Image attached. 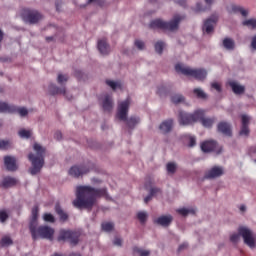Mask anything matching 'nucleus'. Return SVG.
I'll return each mask as SVG.
<instances>
[{
    "label": "nucleus",
    "instance_id": "ddd939ff",
    "mask_svg": "<svg viewBox=\"0 0 256 256\" xmlns=\"http://www.w3.org/2000/svg\"><path fill=\"white\" fill-rule=\"evenodd\" d=\"M91 171V168L87 165H75L69 169V175L74 177L75 179H79V177H83V175H87Z\"/></svg>",
    "mask_w": 256,
    "mask_h": 256
},
{
    "label": "nucleus",
    "instance_id": "1a4fd4ad",
    "mask_svg": "<svg viewBox=\"0 0 256 256\" xmlns=\"http://www.w3.org/2000/svg\"><path fill=\"white\" fill-rule=\"evenodd\" d=\"M22 18L26 23H29L30 25H35L37 24V22L43 19V15L37 10L24 8L22 10Z\"/></svg>",
    "mask_w": 256,
    "mask_h": 256
},
{
    "label": "nucleus",
    "instance_id": "f8f14e48",
    "mask_svg": "<svg viewBox=\"0 0 256 256\" xmlns=\"http://www.w3.org/2000/svg\"><path fill=\"white\" fill-rule=\"evenodd\" d=\"M201 150L203 151V153H221V151H223V149L221 147H219V144H217V141L214 140H207L201 143Z\"/></svg>",
    "mask_w": 256,
    "mask_h": 256
},
{
    "label": "nucleus",
    "instance_id": "b1692460",
    "mask_svg": "<svg viewBox=\"0 0 256 256\" xmlns=\"http://www.w3.org/2000/svg\"><path fill=\"white\" fill-rule=\"evenodd\" d=\"M102 108L108 113H111V111H113V98L110 95L105 96L102 103Z\"/></svg>",
    "mask_w": 256,
    "mask_h": 256
},
{
    "label": "nucleus",
    "instance_id": "13d9d810",
    "mask_svg": "<svg viewBox=\"0 0 256 256\" xmlns=\"http://www.w3.org/2000/svg\"><path fill=\"white\" fill-rule=\"evenodd\" d=\"M176 3L180 5V7H187V0H177Z\"/></svg>",
    "mask_w": 256,
    "mask_h": 256
},
{
    "label": "nucleus",
    "instance_id": "dca6fc26",
    "mask_svg": "<svg viewBox=\"0 0 256 256\" xmlns=\"http://www.w3.org/2000/svg\"><path fill=\"white\" fill-rule=\"evenodd\" d=\"M4 165L7 171L15 172L17 171V158L13 156H5L4 157Z\"/></svg>",
    "mask_w": 256,
    "mask_h": 256
},
{
    "label": "nucleus",
    "instance_id": "864d4df0",
    "mask_svg": "<svg viewBox=\"0 0 256 256\" xmlns=\"http://www.w3.org/2000/svg\"><path fill=\"white\" fill-rule=\"evenodd\" d=\"M242 126L249 127V116L242 115Z\"/></svg>",
    "mask_w": 256,
    "mask_h": 256
},
{
    "label": "nucleus",
    "instance_id": "aec40b11",
    "mask_svg": "<svg viewBox=\"0 0 256 256\" xmlns=\"http://www.w3.org/2000/svg\"><path fill=\"white\" fill-rule=\"evenodd\" d=\"M218 131L219 133L226 135V137H231V135H233L231 131V124L227 122H220L218 124Z\"/></svg>",
    "mask_w": 256,
    "mask_h": 256
},
{
    "label": "nucleus",
    "instance_id": "7ed1b4c3",
    "mask_svg": "<svg viewBox=\"0 0 256 256\" xmlns=\"http://www.w3.org/2000/svg\"><path fill=\"white\" fill-rule=\"evenodd\" d=\"M33 149L36 152V155L33 153L28 155V159L32 165L29 168V173L30 175H38V173H41L43 165H45V153H47V149L39 143H35Z\"/></svg>",
    "mask_w": 256,
    "mask_h": 256
},
{
    "label": "nucleus",
    "instance_id": "412c9836",
    "mask_svg": "<svg viewBox=\"0 0 256 256\" xmlns=\"http://www.w3.org/2000/svg\"><path fill=\"white\" fill-rule=\"evenodd\" d=\"M54 209H55V213L58 214L59 219L62 223L69 221V214H67V212L63 210V208L61 207V204L56 203Z\"/></svg>",
    "mask_w": 256,
    "mask_h": 256
},
{
    "label": "nucleus",
    "instance_id": "c85d7f7f",
    "mask_svg": "<svg viewBox=\"0 0 256 256\" xmlns=\"http://www.w3.org/2000/svg\"><path fill=\"white\" fill-rule=\"evenodd\" d=\"M56 81H57L58 85H60L62 87H63V85H65V87H67V81H69V75L59 73Z\"/></svg>",
    "mask_w": 256,
    "mask_h": 256
},
{
    "label": "nucleus",
    "instance_id": "ea45409f",
    "mask_svg": "<svg viewBox=\"0 0 256 256\" xmlns=\"http://www.w3.org/2000/svg\"><path fill=\"white\" fill-rule=\"evenodd\" d=\"M171 101L172 103H183V101H185V97H183V95L180 94H175L171 97Z\"/></svg>",
    "mask_w": 256,
    "mask_h": 256
},
{
    "label": "nucleus",
    "instance_id": "a18cd8bd",
    "mask_svg": "<svg viewBox=\"0 0 256 256\" xmlns=\"http://www.w3.org/2000/svg\"><path fill=\"white\" fill-rule=\"evenodd\" d=\"M19 135L22 139H29L31 137V131L22 129L19 131Z\"/></svg>",
    "mask_w": 256,
    "mask_h": 256
},
{
    "label": "nucleus",
    "instance_id": "7c9ffc66",
    "mask_svg": "<svg viewBox=\"0 0 256 256\" xmlns=\"http://www.w3.org/2000/svg\"><path fill=\"white\" fill-rule=\"evenodd\" d=\"M13 148V143L9 140L0 139V150L7 151Z\"/></svg>",
    "mask_w": 256,
    "mask_h": 256
},
{
    "label": "nucleus",
    "instance_id": "72a5a7b5",
    "mask_svg": "<svg viewBox=\"0 0 256 256\" xmlns=\"http://www.w3.org/2000/svg\"><path fill=\"white\" fill-rule=\"evenodd\" d=\"M1 247H9V245H13V240L9 236L2 237L0 241Z\"/></svg>",
    "mask_w": 256,
    "mask_h": 256
},
{
    "label": "nucleus",
    "instance_id": "69168bd1",
    "mask_svg": "<svg viewBox=\"0 0 256 256\" xmlns=\"http://www.w3.org/2000/svg\"><path fill=\"white\" fill-rule=\"evenodd\" d=\"M196 10L197 11H205V9L201 8V4L200 3L197 4Z\"/></svg>",
    "mask_w": 256,
    "mask_h": 256
},
{
    "label": "nucleus",
    "instance_id": "9d476101",
    "mask_svg": "<svg viewBox=\"0 0 256 256\" xmlns=\"http://www.w3.org/2000/svg\"><path fill=\"white\" fill-rule=\"evenodd\" d=\"M39 206L35 205L32 208V218L30 220V224H29V229H30V233L32 235V239L34 241H37V227H39Z\"/></svg>",
    "mask_w": 256,
    "mask_h": 256
},
{
    "label": "nucleus",
    "instance_id": "4be33fe9",
    "mask_svg": "<svg viewBox=\"0 0 256 256\" xmlns=\"http://www.w3.org/2000/svg\"><path fill=\"white\" fill-rule=\"evenodd\" d=\"M98 51L101 55H109L111 53V47L107 43V40H99L98 41Z\"/></svg>",
    "mask_w": 256,
    "mask_h": 256
},
{
    "label": "nucleus",
    "instance_id": "a19ab883",
    "mask_svg": "<svg viewBox=\"0 0 256 256\" xmlns=\"http://www.w3.org/2000/svg\"><path fill=\"white\" fill-rule=\"evenodd\" d=\"M242 25L245 27H251L252 29H256V19H249L242 22Z\"/></svg>",
    "mask_w": 256,
    "mask_h": 256
},
{
    "label": "nucleus",
    "instance_id": "cd10ccee",
    "mask_svg": "<svg viewBox=\"0 0 256 256\" xmlns=\"http://www.w3.org/2000/svg\"><path fill=\"white\" fill-rule=\"evenodd\" d=\"M230 13H240V15H242V17H247V15H249V12L247 10H245L243 7L237 6V5L231 6Z\"/></svg>",
    "mask_w": 256,
    "mask_h": 256
},
{
    "label": "nucleus",
    "instance_id": "39448f33",
    "mask_svg": "<svg viewBox=\"0 0 256 256\" xmlns=\"http://www.w3.org/2000/svg\"><path fill=\"white\" fill-rule=\"evenodd\" d=\"M129 105H131V100H129V98L120 102L118 104L116 117H118L120 121H126L127 127H129V129H135V125L139 124V118L132 116L127 120V113H129Z\"/></svg>",
    "mask_w": 256,
    "mask_h": 256
},
{
    "label": "nucleus",
    "instance_id": "c03bdc74",
    "mask_svg": "<svg viewBox=\"0 0 256 256\" xmlns=\"http://www.w3.org/2000/svg\"><path fill=\"white\" fill-rule=\"evenodd\" d=\"M176 211H177V213H179V215H182V217H187L188 213H195L194 210H189L186 208H180Z\"/></svg>",
    "mask_w": 256,
    "mask_h": 256
},
{
    "label": "nucleus",
    "instance_id": "f704fd0d",
    "mask_svg": "<svg viewBox=\"0 0 256 256\" xmlns=\"http://www.w3.org/2000/svg\"><path fill=\"white\" fill-rule=\"evenodd\" d=\"M193 93L198 99H207V94L201 88H195Z\"/></svg>",
    "mask_w": 256,
    "mask_h": 256
},
{
    "label": "nucleus",
    "instance_id": "4468645a",
    "mask_svg": "<svg viewBox=\"0 0 256 256\" xmlns=\"http://www.w3.org/2000/svg\"><path fill=\"white\" fill-rule=\"evenodd\" d=\"M53 235H55V229L49 226H40L36 231V239H48L49 241H53Z\"/></svg>",
    "mask_w": 256,
    "mask_h": 256
},
{
    "label": "nucleus",
    "instance_id": "f3484780",
    "mask_svg": "<svg viewBox=\"0 0 256 256\" xmlns=\"http://www.w3.org/2000/svg\"><path fill=\"white\" fill-rule=\"evenodd\" d=\"M216 23H217V16H212L211 18H208L204 22L203 31H205V33H207L208 35L210 33H213Z\"/></svg>",
    "mask_w": 256,
    "mask_h": 256
},
{
    "label": "nucleus",
    "instance_id": "49530a36",
    "mask_svg": "<svg viewBox=\"0 0 256 256\" xmlns=\"http://www.w3.org/2000/svg\"><path fill=\"white\" fill-rule=\"evenodd\" d=\"M9 219V214L5 210H0V222L5 223Z\"/></svg>",
    "mask_w": 256,
    "mask_h": 256
},
{
    "label": "nucleus",
    "instance_id": "0e129e2a",
    "mask_svg": "<svg viewBox=\"0 0 256 256\" xmlns=\"http://www.w3.org/2000/svg\"><path fill=\"white\" fill-rule=\"evenodd\" d=\"M46 41H47V43H51V42L55 41V37L48 36V37H46Z\"/></svg>",
    "mask_w": 256,
    "mask_h": 256
},
{
    "label": "nucleus",
    "instance_id": "09e8293b",
    "mask_svg": "<svg viewBox=\"0 0 256 256\" xmlns=\"http://www.w3.org/2000/svg\"><path fill=\"white\" fill-rule=\"evenodd\" d=\"M135 47L139 49L140 51H143L145 49V42L141 40H135L134 42Z\"/></svg>",
    "mask_w": 256,
    "mask_h": 256
},
{
    "label": "nucleus",
    "instance_id": "4c0bfd02",
    "mask_svg": "<svg viewBox=\"0 0 256 256\" xmlns=\"http://www.w3.org/2000/svg\"><path fill=\"white\" fill-rule=\"evenodd\" d=\"M155 51L156 53H158L159 55H161V53H163V49L165 47V42L163 41H158L155 43Z\"/></svg>",
    "mask_w": 256,
    "mask_h": 256
},
{
    "label": "nucleus",
    "instance_id": "5fc2aeb1",
    "mask_svg": "<svg viewBox=\"0 0 256 256\" xmlns=\"http://www.w3.org/2000/svg\"><path fill=\"white\" fill-rule=\"evenodd\" d=\"M54 139H56L57 141H61L63 139V133H61V131L57 130L54 133Z\"/></svg>",
    "mask_w": 256,
    "mask_h": 256
},
{
    "label": "nucleus",
    "instance_id": "3c124183",
    "mask_svg": "<svg viewBox=\"0 0 256 256\" xmlns=\"http://www.w3.org/2000/svg\"><path fill=\"white\" fill-rule=\"evenodd\" d=\"M113 245H115L116 247H121V245H123V239L115 237L113 240Z\"/></svg>",
    "mask_w": 256,
    "mask_h": 256
},
{
    "label": "nucleus",
    "instance_id": "052dcab7",
    "mask_svg": "<svg viewBox=\"0 0 256 256\" xmlns=\"http://www.w3.org/2000/svg\"><path fill=\"white\" fill-rule=\"evenodd\" d=\"M98 7H105V0H97Z\"/></svg>",
    "mask_w": 256,
    "mask_h": 256
},
{
    "label": "nucleus",
    "instance_id": "2f4dec72",
    "mask_svg": "<svg viewBox=\"0 0 256 256\" xmlns=\"http://www.w3.org/2000/svg\"><path fill=\"white\" fill-rule=\"evenodd\" d=\"M101 227L102 231L110 233V231H113V229H115V224H113V222H103Z\"/></svg>",
    "mask_w": 256,
    "mask_h": 256
},
{
    "label": "nucleus",
    "instance_id": "423d86ee",
    "mask_svg": "<svg viewBox=\"0 0 256 256\" xmlns=\"http://www.w3.org/2000/svg\"><path fill=\"white\" fill-rule=\"evenodd\" d=\"M239 237H242L244 239L245 245L250 247V249H255V236H253V232L249 228L243 226L239 227L238 234H232L230 236V241L232 243H237L239 241Z\"/></svg>",
    "mask_w": 256,
    "mask_h": 256
},
{
    "label": "nucleus",
    "instance_id": "8fccbe9b",
    "mask_svg": "<svg viewBox=\"0 0 256 256\" xmlns=\"http://www.w3.org/2000/svg\"><path fill=\"white\" fill-rule=\"evenodd\" d=\"M107 195V189L101 188L97 190V197H105Z\"/></svg>",
    "mask_w": 256,
    "mask_h": 256
},
{
    "label": "nucleus",
    "instance_id": "bb28decb",
    "mask_svg": "<svg viewBox=\"0 0 256 256\" xmlns=\"http://www.w3.org/2000/svg\"><path fill=\"white\" fill-rule=\"evenodd\" d=\"M14 111L15 105L0 101V113H13Z\"/></svg>",
    "mask_w": 256,
    "mask_h": 256
},
{
    "label": "nucleus",
    "instance_id": "6ab92c4d",
    "mask_svg": "<svg viewBox=\"0 0 256 256\" xmlns=\"http://www.w3.org/2000/svg\"><path fill=\"white\" fill-rule=\"evenodd\" d=\"M17 183H18L17 178L6 176L3 178L2 182L0 183V187H2L3 189H9L11 187H15Z\"/></svg>",
    "mask_w": 256,
    "mask_h": 256
},
{
    "label": "nucleus",
    "instance_id": "5701e85b",
    "mask_svg": "<svg viewBox=\"0 0 256 256\" xmlns=\"http://www.w3.org/2000/svg\"><path fill=\"white\" fill-rule=\"evenodd\" d=\"M228 85L231 87L235 95H243V93H245V86L239 85V83L235 81L228 82Z\"/></svg>",
    "mask_w": 256,
    "mask_h": 256
},
{
    "label": "nucleus",
    "instance_id": "393cba45",
    "mask_svg": "<svg viewBox=\"0 0 256 256\" xmlns=\"http://www.w3.org/2000/svg\"><path fill=\"white\" fill-rule=\"evenodd\" d=\"M161 133H170L171 129H173V119L166 120L162 122L159 126Z\"/></svg>",
    "mask_w": 256,
    "mask_h": 256
},
{
    "label": "nucleus",
    "instance_id": "e2e57ef3",
    "mask_svg": "<svg viewBox=\"0 0 256 256\" xmlns=\"http://www.w3.org/2000/svg\"><path fill=\"white\" fill-rule=\"evenodd\" d=\"M251 45H252V48H253V49H256V35L252 38V43H251Z\"/></svg>",
    "mask_w": 256,
    "mask_h": 256
},
{
    "label": "nucleus",
    "instance_id": "79ce46f5",
    "mask_svg": "<svg viewBox=\"0 0 256 256\" xmlns=\"http://www.w3.org/2000/svg\"><path fill=\"white\" fill-rule=\"evenodd\" d=\"M43 219L46 221V223H55V216H53L51 213H45L43 215Z\"/></svg>",
    "mask_w": 256,
    "mask_h": 256
},
{
    "label": "nucleus",
    "instance_id": "774afa93",
    "mask_svg": "<svg viewBox=\"0 0 256 256\" xmlns=\"http://www.w3.org/2000/svg\"><path fill=\"white\" fill-rule=\"evenodd\" d=\"M246 209H247V208L245 207V205H241V206H240V211L243 212V211H245Z\"/></svg>",
    "mask_w": 256,
    "mask_h": 256
},
{
    "label": "nucleus",
    "instance_id": "58836bf2",
    "mask_svg": "<svg viewBox=\"0 0 256 256\" xmlns=\"http://www.w3.org/2000/svg\"><path fill=\"white\" fill-rule=\"evenodd\" d=\"M184 139H189L188 147H195V145H197V140H196L195 136L185 134Z\"/></svg>",
    "mask_w": 256,
    "mask_h": 256
},
{
    "label": "nucleus",
    "instance_id": "473e14b6",
    "mask_svg": "<svg viewBox=\"0 0 256 256\" xmlns=\"http://www.w3.org/2000/svg\"><path fill=\"white\" fill-rule=\"evenodd\" d=\"M13 113H19L20 117H27V115H29V110L25 107L15 106V111Z\"/></svg>",
    "mask_w": 256,
    "mask_h": 256
},
{
    "label": "nucleus",
    "instance_id": "37998d69",
    "mask_svg": "<svg viewBox=\"0 0 256 256\" xmlns=\"http://www.w3.org/2000/svg\"><path fill=\"white\" fill-rule=\"evenodd\" d=\"M166 169H167V172L168 173H175L177 171V165L173 162H169L167 165H166Z\"/></svg>",
    "mask_w": 256,
    "mask_h": 256
},
{
    "label": "nucleus",
    "instance_id": "2eb2a0df",
    "mask_svg": "<svg viewBox=\"0 0 256 256\" xmlns=\"http://www.w3.org/2000/svg\"><path fill=\"white\" fill-rule=\"evenodd\" d=\"M223 175V168L219 166H214L210 170L206 171L204 179H217Z\"/></svg>",
    "mask_w": 256,
    "mask_h": 256
},
{
    "label": "nucleus",
    "instance_id": "c756f323",
    "mask_svg": "<svg viewBox=\"0 0 256 256\" xmlns=\"http://www.w3.org/2000/svg\"><path fill=\"white\" fill-rule=\"evenodd\" d=\"M223 47H225L228 51H233V49H235V41L231 38H224Z\"/></svg>",
    "mask_w": 256,
    "mask_h": 256
},
{
    "label": "nucleus",
    "instance_id": "603ef678",
    "mask_svg": "<svg viewBox=\"0 0 256 256\" xmlns=\"http://www.w3.org/2000/svg\"><path fill=\"white\" fill-rule=\"evenodd\" d=\"M212 89H215L218 93H221L222 88H221V84L217 83V82H213L211 84Z\"/></svg>",
    "mask_w": 256,
    "mask_h": 256
},
{
    "label": "nucleus",
    "instance_id": "6e6d98bb",
    "mask_svg": "<svg viewBox=\"0 0 256 256\" xmlns=\"http://www.w3.org/2000/svg\"><path fill=\"white\" fill-rule=\"evenodd\" d=\"M157 193H161L160 188L153 187V188L150 189V194L152 195V197H155V195H157Z\"/></svg>",
    "mask_w": 256,
    "mask_h": 256
},
{
    "label": "nucleus",
    "instance_id": "e433bc0d",
    "mask_svg": "<svg viewBox=\"0 0 256 256\" xmlns=\"http://www.w3.org/2000/svg\"><path fill=\"white\" fill-rule=\"evenodd\" d=\"M133 252L134 253H137L138 255L140 256H148V255H151V252L149 250H143L139 247H134L133 248Z\"/></svg>",
    "mask_w": 256,
    "mask_h": 256
},
{
    "label": "nucleus",
    "instance_id": "0eeeda50",
    "mask_svg": "<svg viewBox=\"0 0 256 256\" xmlns=\"http://www.w3.org/2000/svg\"><path fill=\"white\" fill-rule=\"evenodd\" d=\"M176 73H182V75H186L187 77H194L198 81H203L207 78V70L205 69H193L190 67H183L181 64H176L175 66Z\"/></svg>",
    "mask_w": 256,
    "mask_h": 256
},
{
    "label": "nucleus",
    "instance_id": "f03ea898",
    "mask_svg": "<svg viewBox=\"0 0 256 256\" xmlns=\"http://www.w3.org/2000/svg\"><path fill=\"white\" fill-rule=\"evenodd\" d=\"M199 121L202 123L203 127H212L215 123L213 118H205V111L197 110L193 114L181 111L179 113V123L180 125H193Z\"/></svg>",
    "mask_w": 256,
    "mask_h": 256
},
{
    "label": "nucleus",
    "instance_id": "a211bd4d",
    "mask_svg": "<svg viewBox=\"0 0 256 256\" xmlns=\"http://www.w3.org/2000/svg\"><path fill=\"white\" fill-rule=\"evenodd\" d=\"M156 225H160V227H169L171 223H173V216L171 215H163L154 220Z\"/></svg>",
    "mask_w": 256,
    "mask_h": 256
},
{
    "label": "nucleus",
    "instance_id": "bf43d9fd",
    "mask_svg": "<svg viewBox=\"0 0 256 256\" xmlns=\"http://www.w3.org/2000/svg\"><path fill=\"white\" fill-rule=\"evenodd\" d=\"M3 39H5V32L0 29V49L2 47Z\"/></svg>",
    "mask_w": 256,
    "mask_h": 256
},
{
    "label": "nucleus",
    "instance_id": "4d7b16f0",
    "mask_svg": "<svg viewBox=\"0 0 256 256\" xmlns=\"http://www.w3.org/2000/svg\"><path fill=\"white\" fill-rule=\"evenodd\" d=\"M187 247H189V244L187 243H183L178 247V252L181 253V251L187 249Z\"/></svg>",
    "mask_w": 256,
    "mask_h": 256
},
{
    "label": "nucleus",
    "instance_id": "de8ad7c7",
    "mask_svg": "<svg viewBox=\"0 0 256 256\" xmlns=\"http://www.w3.org/2000/svg\"><path fill=\"white\" fill-rule=\"evenodd\" d=\"M249 133H250L249 126H242L239 132V135L241 136L244 135L245 137H249Z\"/></svg>",
    "mask_w": 256,
    "mask_h": 256
},
{
    "label": "nucleus",
    "instance_id": "c9c22d12",
    "mask_svg": "<svg viewBox=\"0 0 256 256\" xmlns=\"http://www.w3.org/2000/svg\"><path fill=\"white\" fill-rule=\"evenodd\" d=\"M137 219L140 221L142 225H145L147 223V214L146 212L140 211L137 213Z\"/></svg>",
    "mask_w": 256,
    "mask_h": 256
},
{
    "label": "nucleus",
    "instance_id": "6e6552de",
    "mask_svg": "<svg viewBox=\"0 0 256 256\" xmlns=\"http://www.w3.org/2000/svg\"><path fill=\"white\" fill-rule=\"evenodd\" d=\"M81 234L79 232H73L70 230H60L59 236H58V241H68L72 247H75L79 243V237Z\"/></svg>",
    "mask_w": 256,
    "mask_h": 256
},
{
    "label": "nucleus",
    "instance_id": "a878e982",
    "mask_svg": "<svg viewBox=\"0 0 256 256\" xmlns=\"http://www.w3.org/2000/svg\"><path fill=\"white\" fill-rule=\"evenodd\" d=\"M105 83L108 87H110V89H112V91H117V89H120V91L123 90V84L121 83V81L106 79Z\"/></svg>",
    "mask_w": 256,
    "mask_h": 256
},
{
    "label": "nucleus",
    "instance_id": "20e7f679",
    "mask_svg": "<svg viewBox=\"0 0 256 256\" xmlns=\"http://www.w3.org/2000/svg\"><path fill=\"white\" fill-rule=\"evenodd\" d=\"M185 17L176 15L170 21H163L162 19L152 20L149 24L150 29H161L162 31H177L179 29V23L183 21Z\"/></svg>",
    "mask_w": 256,
    "mask_h": 256
},
{
    "label": "nucleus",
    "instance_id": "680f3d73",
    "mask_svg": "<svg viewBox=\"0 0 256 256\" xmlns=\"http://www.w3.org/2000/svg\"><path fill=\"white\" fill-rule=\"evenodd\" d=\"M151 199H153V195L149 194L144 198V203H148Z\"/></svg>",
    "mask_w": 256,
    "mask_h": 256
},
{
    "label": "nucleus",
    "instance_id": "338daca9",
    "mask_svg": "<svg viewBox=\"0 0 256 256\" xmlns=\"http://www.w3.org/2000/svg\"><path fill=\"white\" fill-rule=\"evenodd\" d=\"M206 5H212L213 0H205Z\"/></svg>",
    "mask_w": 256,
    "mask_h": 256
},
{
    "label": "nucleus",
    "instance_id": "f257e3e1",
    "mask_svg": "<svg viewBox=\"0 0 256 256\" xmlns=\"http://www.w3.org/2000/svg\"><path fill=\"white\" fill-rule=\"evenodd\" d=\"M97 201V189L91 186L76 187V199L73 200L72 205L76 209H93Z\"/></svg>",
    "mask_w": 256,
    "mask_h": 256
},
{
    "label": "nucleus",
    "instance_id": "9b49d317",
    "mask_svg": "<svg viewBox=\"0 0 256 256\" xmlns=\"http://www.w3.org/2000/svg\"><path fill=\"white\" fill-rule=\"evenodd\" d=\"M48 93L53 96L63 95L64 97H66V99H68V101H71V99H73V95L67 92V86L65 85L56 86L54 83H51L48 86Z\"/></svg>",
    "mask_w": 256,
    "mask_h": 256
}]
</instances>
